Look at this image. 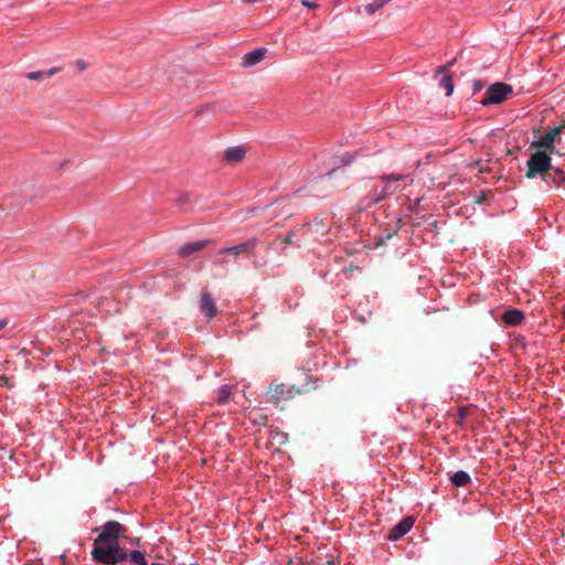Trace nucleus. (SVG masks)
<instances>
[{
	"label": "nucleus",
	"instance_id": "obj_23",
	"mask_svg": "<svg viewBox=\"0 0 565 565\" xmlns=\"http://www.w3.org/2000/svg\"><path fill=\"white\" fill-rule=\"evenodd\" d=\"M294 235V232L287 233V235L281 238V242L285 243L286 245L292 244Z\"/></svg>",
	"mask_w": 565,
	"mask_h": 565
},
{
	"label": "nucleus",
	"instance_id": "obj_4",
	"mask_svg": "<svg viewBox=\"0 0 565 565\" xmlns=\"http://www.w3.org/2000/svg\"><path fill=\"white\" fill-rule=\"evenodd\" d=\"M564 129V126H556L541 135L536 140L532 141L530 148L536 149L540 151H545L546 153L553 154L556 152L555 143L561 141V134Z\"/></svg>",
	"mask_w": 565,
	"mask_h": 565
},
{
	"label": "nucleus",
	"instance_id": "obj_25",
	"mask_svg": "<svg viewBox=\"0 0 565 565\" xmlns=\"http://www.w3.org/2000/svg\"><path fill=\"white\" fill-rule=\"evenodd\" d=\"M487 199V193L484 191L481 192V195L476 200L477 203L481 204Z\"/></svg>",
	"mask_w": 565,
	"mask_h": 565
},
{
	"label": "nucleus",
	"instance_id": "obj_27",
	"mask_svg": "<svg viewBox=\"0 0 565 565\" xmlns=\"http://www.w3.org/2000/svg\"><path fill=\"white\" fill-rule=\"evenodd\" d=\"M7 326V320H0V330H2Z\"/></svg>",
	"mask_w": 565,
	"mask_h": 565
},
{
	"label": "nucleus",
	"instance_id": "obj_15",
	"mask_svg": "<svg viewBox=\"0 0 565 565\" xmlns=\"http://www.w3.org/2000/svg\"><path fill=\"white\" fill-rule=\"evenodd\" d=\"M450 481L454 487L460 488L468 486L471 482V478L468 472L458 470L451 476Z\"/></svg>",
	"mask_w": 565,
	"mask_h": 565
},
{
	"label": "nucleus",
	"instance_id": "obj_30",
	"mask_svg": "<svg viewBox=\"0 0 565 565\" xmlns=\"http://www.w3.org/2000/svg\"><path fill=\"white\" fill-rule=\"evenodd\" d=\"M193 565H198V564H193Z\"/></svg>",
	"mask_w": 565,
	"mask_h": 565
},
{
	"label": "nucleus",
	"instance_id": "obj_5",
	"mask_svg": "<svg viewBox=\"0 0 565 565\" xmlns=\"http://www.w3.org/2000/svg\"><path fill=\"white\" fill-rule=\"evenodd\" d=\"M512 92L513 89L511 85L503 82H497L487 88L484 97L481 99L480 104L482 106L500 104L504 102Z\"/></svg>",
	"mask_w": 565,
	"mask_h": 565
},
{
	"label": "nucleus",
	"instance_id": "obj_11",
	"mask_svg": "<svg viewBox=\"0 0 565 565\" xmlns=\"http://www.w3.org/2000/svg\"><path fill=\"white\" fill-rule=\"evenodd\" d=\"M212 243L210 239H200L195 242H190L181 246L178 250V255L180 257H188L191 254L199 253L206 246H209Z\"/></svg>",
	"mask_w": 565,
	"mask_h": 565
},
{
	"label": "nucleus",
	"instance_id": "obj_8",
	"mask_svg": "<svg viewBox=\"0 0 565 565\" xmlns=\"http://www.w3.org/2000/svg\"><path fill=\"white\" fill-rule=\"evenodd\" d=\"M257 244H258L257 238L253 237L242 244H238V245H235L232 247L222 248L218 250V254L239 256L244 253H249V252L254 250L255 247L257 246Z\"/></svg>",
	"mask_w": 565,
	"mask_h": 565
},
{
	"label": "nucleus",
	"instance_id": "obj_26",
	"mask_svg": "<svg viewBox=\"0 0 565 565\" xmlns=\"http://www.w3.org/2000/svg\"><path fill=\"white\" fill-rule=\"evenodd\" d=\"M76 66L79 71H83L85 68V63L83 61H77Z\"/></svg>",
	"mask_w": 565,
	"mask_h": 565
},
{
	"label": "nucleus",
	"instance_id": "obj_10",
	"mask_svg": "<svg viewBox=\"0 0 565 565\" xmlns=\"http://www.w3.org/2000/svg\"><path fill=\"white\" fill-rule=\"evenodd\" d=\"M548 186L561 188L565 183V173L559 168H552L542 175Z\"/></svg>",
	"mask_w": 565,
	"mask_h": 565
},
{
	"label": "nucleus",
	"instance_id": "obj_29",
	"mask_svg": "<svg viewBox=\"0 0 565 565\" xmlns=\"http://www.w3.org/2000/svg\"><path fill=\"white\" fill-rule=\"evenodd\" d=\"M562 126H564V128H565V122Z\"/></svg>",
	"mask_w": 565,
	"mask_h": 565
},
{
	"label": "nucleus",
	"instance_id": "obj_3",
	"mask_svg": "<svg viewBox=\"0 0 565 565\" xmlns=\"http://www.w3.org/2000/svg\"><path fill=\"white\" fill-rule=\"evenodd\" d=\"M534 151L531 153L527 162H526V166H527V171H526V177L527 178H534L536 175H543L545 172H547L548 170H551V162H552V159H551V156L550 153H546L545 151H540V150H536V149H533Z\"/></svg>",
	"mask_w": 565,
	"mask_h": 565
},
{
	"label": "nucleus",
	"instance_id": "obj_28",
	"mask_svg": "<svg viewBox=\"0 0 565 565\" xmlns=\"http://www.w3.org/2000/svg\"><path fill=\"white\" fill-rule=\"evenodd\" d=\"M563 315H564V320H565V306H564V312H563Z\"/></svg>",
	"mask_w": 565,
	"mask_h": 565
},
{
	"label": "nucleus",
	"instance_id": "obj_9",
	"mask_svg": "<svg viewBox=\"0 0 565 565\" xmlns=\"http://www.w3.org/2000/svg\"><path fill=\"white\" fill-rule=\"evenodd\" d=\"M414 525V519L411 516H406L402 519L392 530L388 535V540L397 541L407 534Z\"/></svg>",
	"mask_w": 565,
	"mask_h": 565
},
{
	"label": "nucleus",
	"instance_id": "obj_7",
	"mask_svg": "<svg viewBox=\"0 0 565 565\" xmlns=\"http://www.w3.org/2000/svg\"><path fill=\"white\" fill-rule=\"evenodd\" d=\"M200 312L207 319H213L218 310L212 294L207 288H203L199 300Z\"/></svg>",
	"mask_w": 565,
	"mask_h": 565
},
{
	"label": "nucleus",
	"instance_id": "obj_2",
	"mask_svg": "<svg viewBox=\"0 0 565 565\" xmlns=\"http://www.w3.org/2000/svg\"><path fill=\"white\" fill-rule=\"evenodd\" d=\"M379 179L382 182V186H374L373 188V194L370 199V202L375 204L386 196L396 193L397 191H401L403 188L399 185V182L409 181V183L413 182V179L408 174L403 173H391V174H383L379 177Z\"/></svg>",
	"mask_w": 565,
	"mask_h": 565
},
{
	"label": "nucleus",
	"instance_id": "obj_18",
	"mask_svg": "<svg viewBox=\"0 0 565 565\" xmlns=\"http://www.w3.org/2000/svg\"><path fill=\"white\" fill-rule=\"evenodd\" d=\"M60 70L54 67V68H51L49 72H43V71H35V72H30L26 74V78L29 81H39L41 78H43L44 76L46 77H51L53 75H55Z\"/></svg>",
	"mask_w": 565,
	"mask_h": 565
},
{
	"label": "nucleus",
	"instance_id": "obj_13",
	"mask_svg": "<svg viewBox=\"0 0 565 565\" xmlns=\"http://www.w3.org/2000/svg\"><path fill=\"white\" fill-rule=\"evenodd\" d=\"M246 149L243 146L230 147L223 152V160L227 163H239L244 160Z\"/></svg>",
	"mask_w": 565,
	"mask_h": 565
},
{
	"label": "nucleus",
	"instance_id": "obj_6",
	"mask_svg": "<svg viewBox=\"0 0 565 565\" xmlns=\"http://www.w3.org/2000/svg\"><path fill=\"white\" fill-rule=\"evenodd\" d=\"M303 390L295 385H287L284 383L273 384L268 388V401L279 404L295 398L297 395L302 394Z\"/></svg>",
	"mask_w": 565,
	"mask_h": 565
},
{
	"label": "nucleus",
	"instance_id": "obj_19",
	"mask_svg": "<svg viewBox=\"0 0 565 565\" xmlns=\"http://www.w3.org/2000/svg\"><path fill=\"white\" fill-rule=\"evenodd\" d=\"M468 416V407L467 406H460L457 412V419H456V426L459 428H463L466 425V418Z\"/></svg>",
	"mask_w": 565,
	"mask_h": 565
},
{
	"label": "nucleus",
	"instance_id": "obj_16",
	"mask_svg": "<svg viewBox=\"0 0 565 565\" xmlns=\"http://www.w3.org/2000/svg\"><path fill=\"white\" fill-rule=\"evenodd\" d=\"M439 87L443 88L446 93V96H450L454 93V79L450 74H445L439 79Z\"/></svg>",
	"mask_w": 565,
	"mask_h": 565
},
{
	"label": "nucleus",
	"instance_id": "obj_12",
	"mask_svg": "<svg viewBox=\"0 0 565 565\" xmlns=\"http://www.w3.org/2000/svg\"><path fill=\"white\" fill-rule=\"evenodd\" d=\"M267 50L265 47L255 49L246 53L242 58L243 67H252L260 63L266 56Z\"/></svg>",
	"mask_w": 565,
	"mask_h": 565
},
{
	"label": "nucleus",
	"instance_id": "obj_14",
	"mask_svg": "<svg viewBox=\"0 0 565 565\" xmlns=\"http://www.w3.org/2000/svg\"><path fill=\"white\" fill-rule=\"evenodd\" d=\"M501 320L507 326L516 327L524 320V313L519 309H509L501 316Z\"/></svg>",
	"mask_w": 565,
	"mask_h": 565
},
{
	"label": "nucleus",
	"instance_id": "obj_1",
	"mask_svg": "<svg viewBox=\"0 0 565 565\" xmlns=\"http://www.w3.org/2000/svg\"><path fill=\"white\" fill-rule=\"evenodd\" d=\"M92 548V559L97 564L117 565L128 558L127 552L120 546L119 540L126 537L127 527L118 521H107L100 527Z\"/></svg>",
	"mask_w": 565,
	"mask_h": 565
},
{
	"label": "nucleus",
	"instance_id": "obj_17",
	"mask_svg": "<svg viewBox=\"0 0 565 565\" xmlns=\"http://www.w3.org/2000/svg\"><path fill=\"white\" fill-rule=\"evenodd\" d=\"M231 396H232V386L222 385L217 390L216 401L218 404H225L230 401Z\"/></svg>",
	"mask_w": 565,
	"mask_h": 565
},
{
	"label": "nucleus",
	"instance_id": "obj_20",
	"mask_svg": "<svg viewBox=\"0 0 565 565\" xmlns=\"http://www.w3.org/2000/svg\"><path fill=\"white\" fill-rule=\"evenodd\" d=\"M128 557L136 565H148L145 555L140 551H131Z\"/></svg>",
	"mask_w": 565,
	"mask_h": 565
},
{
	"label": "nucleus",
	"instance_id": "obj_22",
	"mask_svg": "<svg viewBox=\"0 0 565 565\" xmlns=\"http://www.w3.org/2000/svg\"><path fill=\"white\" fill-rule=\"evenodd\" d=\"M455 61H450L448 62L446 65H441L439 66L437 70H436V76L441 74V73H445L447 72L454 64Z\"/></svg>",
	"mask_w": 565,
	"mask_h": 565
},
{
	"label": "nucleus",
	"instance_id": "obj_24",
	"mask_svg": "<svg viewBox=\"0 0 565 565\" xmlns=\"http://www.w3.org/2000/svg\"><path fill=\"white\" fill-rule=\"evenodd\" d=\"M483 87L481 81H475L473 82V92L477 93L478 90H480L481 88Z\"/></svg>",
	"mask_w": 565,
	"mask_h": 565
},
{
	"label": "nucleus",
	"instance_id": "obj_21",
	"mask_svg": "<svg viewBox=\"0 0 565 565\" xmlns=\"http://www.w3.org/2000/svg\"><path fill=\"white\" fill-rule=\"evenodd\" d=\"M300 3L309 10H315L319 7L318 2L315 0H300Z\"/></svg>",
	"mask_w": 565,
	"mask_h": 565
}]
</instances>
